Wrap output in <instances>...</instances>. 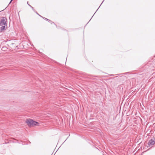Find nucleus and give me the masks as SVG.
<instances>
[{"label":"nucleus","instance_id":"f257e3e1","mask_svg":"<svg viewBox=\"0 0 155 155\" xmlns=\"http://www.w3.org/2000/svg\"><path fill=\"white\" fill-rule=\"evenodd\" d=\"M7 23L5 20H0V32L6 30L7 28Z\"/></svg>","mask_w":155,"mask_h":155},{"label":"nucleus","instance_id":"f03ea898","mask_svg":"<svg viewBox=\"0 0 155 155\" xmlns=\"http://www.w3.org/2000/svg\"><path fill=\"white\" fill-rule=\"evenodd\" d=\"M32 119H28L26 120V122L29 127H31L32 126Z\"/></svg>","mask_w":155,"mask_h":155},{"label":"nucleus","instance_id":"7ed1b4c3","mask_svg":"<svg viewBox=\"0 0 155 155\" xmlns=\"http://www.w3.org/2000/svg\"><path fill=\"white\" fill-rule=\"evenodd\" d=\"M155 144V141L152 139L149 140L148 144L150 146L153 145Z\"/></svg>","mask_w":155,"mask_h":155},{"label":"nucleus","instance_id":"20e7f679","mask_svg":"<svg viewBox=\"0 0 155 155\" xmlns=\"http://www.w3.org/2000/svg\"><path fill=\"white\" fill-rule=\"evenodd\" d=\"M39 124L38 122L33 120V121H32V126H39Z\"/></svg>","mask_w":155,"mask_h":155},{"label":"nucleus","instance_id":"39448f33","mask_svg":"<svg viewBox=\"0 0 155 155\" xmlns=\"http://www.w3.org/2000/svg\"><path fill=\"white\" fill-rule=\"evenodd\" d=\"M48 20V21L49 23H51V24H52V23H54V22H53L52 21H51V20Z\"/></svg>","mask_w":155,"mask_h":155},{"label":"nucleus","instance_id":"423d86ee","mask_svg":"<svg viewBox=\"0 0 155 155\" xmlns=\"http://www.w3.org/2000/svg\"><path fill=\"white\" fill-rule=\"evenodd\" d=\"M126 74V73H124V74Z\"/></svg>","mask_w":155,"mask_h":155},{"label":"nucleus","instance_id":"0eeeda50","mask_svg":"<svg viewBox=\"0 0 155 155\" xmlns=\"http://www.w3.org/2000/svg\"><path fill=\"white\" fill-rule=\"evenodd\" d=\"M5 48V47H2V49H3V48Z\"/></svg>","mask_w":155,"mask_h":155},{"label":"nucleus","instance_id":"6e6552de","mask_svg":"<svg viewBox=\"0 0 155 155\" xmlns=\"http://www.w3.org/2000/svg\"><path fill=\"white\" fill-rule=\"evenodd\" d=\"M114 75H113V74H112L111 75V76H114Z\"/></svg>","mask_w":155,"mask_h":155},{"label":"nucleus","instance_id":"1a4fd4ad","mask_svg":"<svg viewBox=\"0 0 155 155\" xmlns=\"http://www.w3.org/2000/svg\"><path fill=\"white\" fill-rule=\"evenodd\" d=\"M13 0H11L10 2V3H11V2H12V1Z\"/></svg>","mask_w":155,"mask_h":155},{"label":"nucleus","instance_id":"9d476101","mask_svg":"<svg viewBox=\"0 0 155 155\" xmlns=\"http://www.w3.org/2000/svg\"><path fill=\"white\" fill-rule=\"evenodd\" d=\"M29 143H31L29 141Z\"/></svg>","mask_w":155,"mask_h":155},{"label":"nucleus","instance_id":"9b49d317","mask_svg":"<svg viewBox=\"0 0 155 155\" xmlns=\"http://www.w3.org/2000/svg\"><path fill=\"white\" fill-rule=\"evenodd\" d=\"M89 22H90V21H88V22L87 23Z\"/></svg>","mask_w":155,"mask_h":155},{"label":"nucleus","instance_id":"f8f14e48","mask_svg":"<svg viewBox=\"0 0 155 155\" xmlns=\"http://www.w3.org/2000/svg\"><path fill=\"white\" fill-rule=\"evenodd\" d=\"M89 22H90V21H88V22L87 23Z\"/></svg>","mask_w":155,"mask_h":155}]
</instances>
